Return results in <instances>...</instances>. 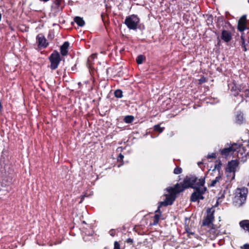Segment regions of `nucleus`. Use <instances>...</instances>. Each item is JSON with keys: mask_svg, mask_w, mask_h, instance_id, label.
I'll use <instances>...</instances> for the list:
<instances>
[{"mask_svg": "<svg viewBox=\"0 0 249 249\" xmlns=\"http://www.w3.org/2000/svg\"><path fill=\"white\" fill-rule=\"evenodd\" d=\"M238 165L239 161L237 160H232L228 162L226 169V172L228 177H231V180L234 179L235 173Z\"/></svg>", "mask_w": 249, "mask_h": 249, "instance_id": "obj_4", "label": "nucleus"}, {"mask_svg": "<svg viewBox=\"0 0 249 249\" xmlns=\"http://www.w3.org/2000/svg\"><path fill=\"white\" fill-rule=\"evenodd\" d=\"M241 249H249V244H244L243 246L241 247Z\"/></svg>", "mask_w": 249, "mask_h": 249, "instance_id": "obj_27", "label": "nucleus"}, {"mask_svg": "<svg viewBox=\"0 0 249 249\" xmlns=\"http://www.w3.org/2000/svg\"><path fill=\"white\" fill-rule=\"evenodd\" d=\"M246 94L247 96H249V90H246Z\"/></svg>", "mask_w": 249, "mask_h": 249, "instance_id": "obj_32", "label": "nucleus"}, {"mask_svg": "<svg viewBox=\"0 0 249 249\" xmlns=\"http://www.w3.org/2000/svg\"><path fill=\"white\" fill-rule=\"evenodd\" d=\"M221 38L225 42H228L230 41L231 38V33L228 31H223L222 32Z\"/></svg>", "mask_w": 249, "mask_h": 249, "instance_id": "obj_14", "label": "nucleus"}, {"mask_svg": "<svg viewBox=\"0 0 249 249\" xmlns=\"http://www.w3.org/2000/svg\"><path fill=\"white\" fill-rule=\"evenodd\" d=\"M214 210L213 208H209L207 210L206 215L202 221V226H211L213 224L214 221Z\"/></svg>", "mask_w": 249, "mask_h": 249, "instance_id": "obj_6", "label": "nucleus"}, {"mask_svg": "<svg viewBox=\"0 0 249 249\" xmlns=\"http://www.w3.org/2000/svg\"><path fill=\"white\" fill-rule=\"evenodd\" d=\"M54 3L58 9H62L64 6L65 1L64 0H55Z\"/></svg>", "mask_w": 249, "mask_h": 249, "instance_id": "obj_18", "label": "nucleus"}, {"mask_svg": "<svg viewBox=\"0 0 249 249\" xmlns=\"http://www.w3.org/2000/svg\"><path fill=\"white\" fill-rule=\"evenodd\" d=\"M246 16H243L240 18L238 23V29L240 32L244 31L246 29Z\"/></svg>", "mask_w": 249, "mask_h": 249, "instance_id": "obj_12", "label": "nucleus"}, {"mask_svg": "<svg viewBox=\"0 0 249 249\" xmlns=\"http://www.w3.org/2000/svg\"><path fill=\"white\" fill-rule=\"evenodd\" d=\"M36 42L39 48H44L47 47L48 45L45 37L42 34L37 35L36 36Z\"/></svg>", "mask_w": 249, "mask_h": 249, "instance_id": "obj_10", "label": "nucleus"}, {"mask_svg": "<svg viewBox=\"0 0 249 249\" xmlns=\"http://www.w3.org/2000/svg\"><path fill=\"white\" fill-rule=\"evenodd\" d=\"M114 232H115V231H113V230H111V231H109L110 234L111 236H114Z\"/></svg>", "mask_w": 249, "mask_h": 249, "instance_id": "obj_29", "label": "nucleus"}, {"mask_svg": "<svg viewBox=\"0 0 249 249\" xmlns=\"http://www.w3.org/2000/svg\"><path fill=\"white\" fill-rule=\"evenodd\" d=\"M241 39L242 40V47L243 48V50L245 52H246V51H247V48L246 47V44H245V40H244V38L242 36H241Z\"/></svg>", "mask_w": 249, "mask_h": 249, "instance_id": "obj_25", "label": "nucleus"}, {"mask_svg": "<svg viewBox=\"0 0 249 249\" xmlns=\"http://www.w3.org/2000/svg\"><path fill=\"white\" fill-rule=\"evenodd\" d=\"M248 192V189L245 187L238 188L236 189L233 199V203L235 206L240 207L245 202Z\"/></svg>", "mask_w": 249, "mask_h": 249, "instance_id": "obj_2", "label": "nucleus"}, {"mask_svg": "<svg viewBox=\"0 0 249 249\" xmlns=\"http://www.w3.org/2000/svg\"><path fill=\"white\" fill-rule=\"evenodd\" d=\"M69 47V43L65 42L60 47V52L62 55H66L68 53V49Z\"/></svg>", "mask_w": 249, "mask_h": 249, "instance_id": "obj_17", "label": "nucleus"}, {"mask_svg": "<svg viewBox=\"0 0 249 249\" xmlns=\"http://www.w3.org/2000/svg\"><path fill=\"white\" fill-rule=\"evenodd\" d=\"M161 202H160V205L158 207V208L157 210L156 211V213H158L156 214L154 216V222L153 225H156L158 223L159 220L160 219V216H161V212L160 211V208L162 207V206H160Z\"/></svg>", "mask_w": 249, "mask_h": 249, "instance_id": "obj_15", "label": "nucleus"}, {"mask_svg": "<svg viewBox=\"0 0 249 249\" xmlns=\"http://www.w3.org/2000/svg\"><path fill=\"white\" fill-rule=\"evenodd\" d=\"M187 232L188 234H192V235H193L194 233L192 232H191L190 231H187Z\"/></svg>", "mask_w": 249, "mask_h": 249, "instance_id": "obj_31", "label": "nucleus"}, {"mask_svg": "<svg viewBox=\"0 0 249 249\" xmlns=\"http://www.w3.org/2000/svg\"><path fill=\"white\" fill-rule=\"evenodd\" d=\"M144 57L142 55H139L136 59V61L138 64H142L144 60Z\"/></svg>", "mask_w": 249, "mask_h": 249, "instance_id": "obj_23", "label": "nucleus"}, {"mask_svg": "<svg viewBox=\"0 0 249 249\" xmlns=\"http://www.w3.org/2000/svg\"><path fill=\"white\" fill-rule=\"evenodd\" d=\"M212 227L207 232V235L208 236L210 239H213L219 234V231L217 229L214 227L213 225H212Z\"/></svg>", "mask_w": 249, "mask_h": 249, "instance_id": "obj_11", "label": "nucleus"}, {"mask_svg": "<svg viewBox=\"0 0 249 249\" xmlns=\"http://www.w3.org/2000/svg\"><path fill=\"white\" fill-rule=\"evenodd\" d=\"M206 187H201V189L196 190V191L192 194L191 197V200L193 202L196 201L199 199H203L204 198L203 194L206 191Z\"/></svg>", "mask_w": 249, "mask_h": 249, "instance_id": "obj_8", "label": "nucleus"}, {"mask_svg": "<svg viewBox=\"0 0 249 249\" xmlns=\"http://www.w3.org/2000/svg\"><path fill=\"white\" fill-rule=\"evenodd\" d=\"M119 158L120 159V160H123L124 158V156L122 154H120Z\"/></svg>", "mask_w": 249, "mask_h": 249, "instance_id": "obj_30", "label": "nucleus"}, {"mask_svg": "<svg viewBox=\"0 0 249 249\" xmlns=\"http://www.w3.org/2000/svg\"><path fill=\"white\" fill-rule=\"evenodd\" d=\"M154 130H155L156 131H158L160 133H161V132H162L163 131V130L164 129V128L163 127H161L160 126V125L158 124V125H156L154 126Z\"/></svg>", "mask_w": 249, "mask_h": 249, "instance_id": "obj_22", "label": "nucleus"}, {"mask_svg": "<svg viewBox=\"0 0 249 249\" xmlns=\"http://www.w3.org/2000/svg\"><path fill=\"white\" fill-rule=\"evenodd\" d=\"M216 155L214 153H212L210 155H208V158L211 159V158H215Z\"/></svg>", "mask_w": 249, "mask_h": 249, "instance_id": "obj_28", "label": "nucleus"}, {"mask_svg": "<svg viewBox=\"0 0 249 249\" xmlns=\"http://www.w3.org/2000/svg\"><path fill=\"white\" fill-rule=\"evenodd\" d=\"M94 56H95V55H94V54H92V55H91V57H94Z\"/></svg>", "mask_w": 249, "mask_h": 249, "instance_id": "obj_33", "label": "nucleus"}, {"mask_svg": "<svg viewBox=\"0 0 249 249\" xmlns=\"http://www.w3.org/2000/svg\"><path fill=\"white\" fill-rule=\"evenodd\" d=\"M181 172H182V169L178 167H177L174 170V173L176 175L179 174Z\"/></svg>", "mask_w": 249, "mask_h": 249, "instance_id": "obj_24", "label": "nucleus"}, {"mask_svg": "<svg viewBox=\"0 0 249 249\" xmlns=\"http://www.w3.org/2000/svg\"><path fill=\"white\" fill-rule=\"evenodd\" d=\"M74 21L79 26H83L85 24L83 19L80 17H76L74 18Z\"/></svg>", "mask_w": 249, "mask_h": 249, "instance_id": "obj_19", "label": "nucleus"}, {"mask_svg": "<svg viewBox=\"0 0 249 249\" xmlns=\"http://www.w3.org/2000/svg\"><path fill=\"white\" fill-rule=\"evenodd\" d=\"M240 227L245 231L249 232V220H243L239 222Z\"/></svg>", "mask_w": 249, "mask_h": 249, "instance_id": "obj_16", "label": "nucleus"}, {"mask_svg": "<svg viewBox=\"0 0 249 249\" xmlns=\"http://www.w3.org/2000/svg\"><path fill=\"white\" fill-rule=\"evenodd\" d=\"M241 148L240 145L234 143L229 147L225 148L221 151V154L224 156H228L231 155H236L238 159H240L239 152L241 151Z\"/></svg>", "mask_w": 249, "mask_h": 249, "instance_id": "obj_3", "label": "nucleus"}, {"mask_svg": "<svg viewBox=\"0 0 249 249\" xmlns=\"http://www.w3.org/2000/svg\"><path fill=\"white\" fill-rule=\"evenodd\" d=\"M128 241H131L132 240H131V239H128Z\"/></svg>", "mask_w": 249, "mask_h": 249, "instance_id": "obj_35", "label": "nucleus"}, {"mask_svg": "<svg viewBox=\"0 0 249 249\" xmlns=\"http://www.w3.org/2000/svg\"><path fill=\"white\" fill-rule=\"evenodd\" d=\"M49 60L51 62V69L52 70L56 69L61 61L59 53L57 51H54L50 56Z\"/></svg>", "mask_w": 249, "mask_h": 249, "instance_id": "obj_7", "label": "nucleus"}, {"mask_svg": "<svg viewBox=\"0 0 249 249\" xmlns=\"http://www.w3.org/2000/svg\"><path fill=\"white\" fill-rule=\"evenodd\" d=\"M222 180L221 175L220 173H218L217 176L215 179L212 180L211 182L209 184V187H214L218 185L220 181Z\"/></svg>", "mask_w": 249, "mask_h": 249, "instance_id": "obj_13", "label": "nucleus"}, {"mask_svg": "<svg viewBox=\"0 0 249 249\" xmlns=\"http://www.w3.org/2000/svg\"><path fill=\"white\" fill-rule=\"evenodd\" d=\"M174 135L173 133V132H172V133H171V135Z\"/></svg>", "mask_w": 249, "mask_h": 249, "instance_id": "obj_34", "label": "nucleus"}, {"mask_svg": "<svg viewBox=\"0 0 249 249\" xmlns=\"http://www.w3.org/2000/svg\"><path fill=\"white\" fill-rule=\"evenodd\" d=\"M140 22L139 18L135 15H132L126 18L124 23L128 29L136 30Z\"/></svg>", "mask_w": 249, "mask_h": 249, "instance_id": "obj_5", "label": "nucleus"}, {"mask_svg": "<svg viewBox=\"0 0 249 249\" xmlns=\"http://www.w3.org/2000/svg\"><path fill=\"white\" fill-rule=\"evenodd\" d=\"M134 117L132 116H127L124 119V121L126 123H131L134 120Z\"/></svg>", "mask_w": 249, "mask_h": 249, "instance_id": "obj_20", "label": "nucleus"}, {"mask_svg": "<svg viewBox=\"0 0 249 249\" xmlns=\"http://www.w3.org/2000/svg\"><path fill=\"white\" fill-rule=\"evenodd\" d=\"M114 249H121L120 245L117 241H115L114 244Z\"/></svg>", "mask_w": 249, "mask_h": 249, "instance_id": "obj_26", "label": "nucleus"}, {"mask_svg": "<svg viewBox=\"0 0 249 249\" xmlns=\"http://www.w3.org/2000/svg\"><path fill=\"white\" fill-rule=\"evenodd\" d=\"M114 95L116 97L121 98L123 96V92L121 90L117 89L114 92Z\"/></svg>", "mask_w": 249, "mask_h": 249, "instance_id": "obj_21", "label": "nucleus"}, {"mask_svg": "<svg viewBox=\"0 0 249 249\" xmlns=\"http://www.w3.org/2000/svg\"><path fill=\"white\" fill-rule=\"evenodd\" d=\"M193 181L192 177L186 178L184 179L182 184L177 183L174 187L167 188L166 189L167 193L165 194V199L161 201L160 206L171 205L175 200L177 194L182 192L186 188H192V182Z\"/></svg>", "mask_w": 249, "mask_h": 249, "instance_id": "obj_1", "label": "nucleus"}, {"mask_svg": "<svg viewBox=\"0 0 249 249\" xmlns=\"http://www.w3.org/2000/svg\"><path fill=\"white\" fill-rule=\"evenodd\" d=\"M192 179L194 180V181L192 182L193 188H194L196 190H198V189H201V187H205L204 186V184L205 182V177H202L200 178L193 177Z\"/></svg>", "mask_w": 249, "mask_h": 249, "instance_id": "obj_9", "label": "nucleus"}]
</instances>
